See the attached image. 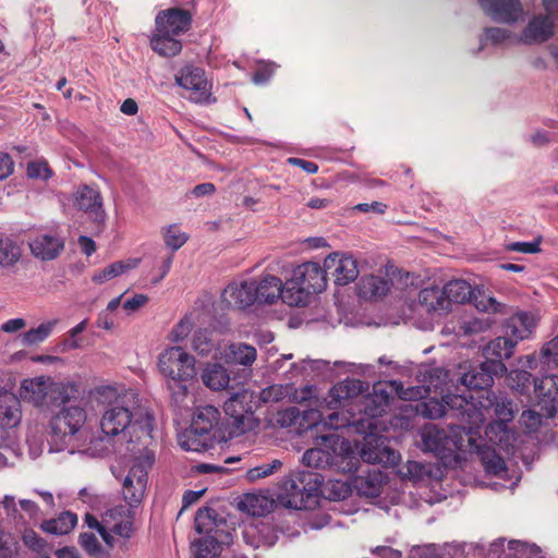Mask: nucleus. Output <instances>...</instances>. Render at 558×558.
I'll return each mask as SVG.
<instances>
[{
    "label": "nucleus",
    "mask_w": 558,
    "mask_h": 558,
    "mask_svg": "<svg viewBox=\"0 0 558 558\" xmlns=\"http://www.w3.org/2000/svg\"><path fill=\"white\" fill-rule=\"evenodd\" d=\"M123 396L113 386H99L88 393L87 403L92 410L105 409L100 428L107 436L121 435L124 439H138L146 447L153 432L154 418L150 414H136L125 405Z\"/></svg>",
    "instance_id": "f257e3e1"
},
{
    "label": "nucleus",
    "mask_w": 558,
    "mask_h": 558,
    "mask_svg": "<svg viewBox=\"0 0 558 558\" xmlns=\"http://www.w3.org/2000/svg\"><path fill=\"white\" fill-rule=\"evenodd\" d=\"M302 461L311 468H332L341 473H354L360 465L355 447L337 434L317 437L315 447L304 452Z\"/></svg>",
    "instance_id": "f03ea898"
},
{
    "label": "nucleus",
    "mask_w": 558,
    "mask_h": 558,
    "mask_svg": "<svg viewBox=\"0 0 558 558\" xmlns=\"http://www.w3.org/2000/svg\"><path fill=\"white\" fill-rule=\"evenodd\" d=\"M327 287L325 267L316 262H305L292 270V277L286 281L283 302L290 306H305L314 294L322 293Z\"/></svg>",
    "instance_id": "7ed1b4c3"
},
{
    "label": "nucleus",
    "mask_w": 558,
    "mask_h": 558,
    "mask_svg": "<svg viewBox=\"0 0 558 558\" xmlns=\"http://www.w3.org/2000/svg\"><path fill=\"white\" fill-rule=\"evenodd\" d=\"M473 400L474 395L469 392L468 396H448L446 402L451 407L461 408L463 410V414H466V423L469 424L468 428L470 430L477 428L486 421V413L489 411V408L493 407L495 415L500 421L496 427L506 432V423L512 421L514 417L511 400L501 399L498 401L494 393H486L485 400H481L478 407Z\"/></svg>",
    "instance_id": "20e7f679"
},
{
    "label": "nucleus",
    "mask_w": 558,
    "mask_h": 558,
    "mask_svg": "<svg viewBox=\"0 0 558 558\" xmlns=\"http://www.w3.org/2000/svg\"><path fill=\"white\" fill-rule=\"evenodd\" d=\"M154 462V452L146 448L134 459L122 484L123 499L131 508L137 507L142 502L147 487L148 470Z\"/></svg>",
    "instance_id": "39448f33"
},
{
    "label": "nucleus",
    "mask_w": 558,
    "mask_h": 558,
    "mask_svg": "<svg viewBox=\"0 0 558 558\" xmlns=\"http://www.w3.org/2000/svg\"><path fill=\"white\" fill-rule=\"evenodd\" d=\"M468 429L465 426L451 428L448 434L435 424L425 425L421 432L422 449L437 456H446V452L454 450L466 451V439H463L461 433L466 435Z\"/></svg>",
    "instance_id": "423d86ee"
},
{
    "label": "nucleus",
    "mask_w": 558,
    "mask_h": 558,
    "mask_svg": "<svg viewBox=\"0 0 558 558\" xmlns=\"http://www.w3.org/2000/svg\"><path fill=\"white\" fill-rule=\"evenodd\" d=\"M158 367L166 379L190 380L196 375L195 359L181 347H170L158 357Z\"/></svg>",
    "instance_id": "0eeeda50"
},
{
    "label": "nucleus",
    "mask_w": 558,
    "mask_h": 558,
    "mask_svg": "<svg viewBox=\"0 0 558 558\" xmlns=\"http://www.w3.org/2000/svg\"><path fill=\"white\" fill-rule=\"evenodd\" d=\"M87 420V413L84 407L74 404L63 407L49 423L50 435L54 442L61 446L68 441L84 426Z\"/></svg>",
    "instance_id": "6e6552de"
},
{
    "label": "nucleus",
    "mask_w": 558,
    "mask_h": 558,
    "mask_svg": "<svg viewBox=\"0 0 558 558\" xmlns=\"http://www.w3.org/2000/svg\"><path fill=\"white\" fill-rule=\"evenodd\" d=\"M542 2L547 15H537L531 19L519 36L518 43L541 44L554 35L553 16L558 14V0H542Z\"/></svg>",
    "instance_id": "1a4fd4ad"
},
{
    "label": "nucleus",
    "mask_w": 558,
    "mask_h": 558,
    "mask_svg": "<svg viewBox=\"0 0 558 558\" xmlns=\"http://www.w3.org/2000/svg\"><path fill=\"white\" fill-rule=\"evenodd\" d=\"M175 82L186 93V98L196 104L209 102L211 98V84L205 71L194 65H186L175 74Z\"/></svg>",
    "instance_id": "9d476101"
},
{
    "label": "nucleus",
    "mask_w": 558,
    "mask_h": 558,
    "mask_svg": "<svg viewBox=\"0 0 558 558\" xmlns=\"http://www.w3.org/2000/svg\"><path fill=\"white\" fill-rule=\"evenodd\" d=\"M312 477H314L315 483L318 482V476L308 472H301L282 478L280 484L281 492L278 495L280 501L288 508H305V496L308 497L311 495L312 488H306L304 482L307 478L312 481Z\"/></svg>",
    "instance_id": "9b49d317"
},
{
    "label": "nucleus",
    "mask_w": 558,
    "mask_h": 558,
    "mask_svg": "<svg viewBox=\"0 0 558 558\" xmlns=\"http://www.w3.org/2000/svg\"><path fill=\"white\" fill-rule=\"evenodd\" d=\"M367 387V384L360 379H344L330 389L328 403L333 408L347 409L353 417L356 414L355 410L360 404V398Z\"/></svg>",
    "instance_id": "f8f14e48"
},
{
    "label": "nucleus",
    "mask_w": 558,
    "mask_h": 558,
    "mask_svg": "<svg viewBox=\"0 0 558 558\" xmlns=\"http://www.w3.org/2000/svg\"><path fill=\"white\" fill-rule=\"evenodd\" d=\"M325 271H329L338 286H347L353 282L359 274L357 260L349 254L332 253L324 260Z\"/></svg>",
    "instance_id": "ddd939ff"
},
{
    "label": "nucleus",
    "mask_w": 558,
    "mask_h": 558,
    "mask_svg": "<svg viewBox=\"0 0 558 558\" xmlns=\"http://www.w3.org/2000/svg\"><path fill=\"white\" fill-rule=\"evenodd\" d=\"M484 13L493 21L512 24L523 20L524 10L520 0H477Z\"/></svg>",
    "instance_id": "4468645a"
},
{
    "label": "nucleus",
    "mask_w": 558,
    "mask_h": 558,
    "mask_svg": "<svg viewBox=\"0 0 558 558\" xmlns=\"http://www.w3.org/2000/svg\"><path fill=\"white\" fill-rule=\"evenodd\" d=\"M28 246L35 258L53 260L63 252L64 240L56 231H43L31 238Z\"/></svg>",
    "instance_id": "2eb2a0df"
},
{
    "label": "nucleus",
    "mask_w": 558,
    "mask_h": 558,
    "mask_svg": "<svg viewBox=\"0 0 558 558\" xmlns=\"http://www.w3.org/2000/svg\"><path fill=\"white\" fill-rule=\"evenodd\" d=\"M219 421L220 412L216 407L205 405L198 408L192 420L190 429L191 437H207L210 432L218 425ZM192 439L193 438H190L192 444H187L186 450L199 451V445L194 446L195 440Z\"/></svg>",
    "instance_id": "dca6fc26"
},
{
    "label": "nucleus",
    "mask_w": 558,
    "mask_h": 558,
    "mask_svg": "<svg viewBox=\"0 0 558 558\" xmlns=\"http://www.w3.org/2000/svg\"><path fill=\"white\" fill-rule=\"evenodd\" d=\"M537 404L547 417H554L558 411V376L548 375L534 381Z\"/></svg>",
    "instance_id": "f3484780"
},
{
    "label": "nucleus",
    "mask_w": 558,
    "mask_h": 558,
    "mask_svg": "<svg viewBox=\"0 0 558 558\" xmlns=\"http://www.w3.org/2000/svg\"><path fill=\"white\" fill-rule=\"evenodd\" d=\"M192 16L183 9H168L156 16V31L162 34L179 36L189 31Z\"/></svg>",
    "instance_id": "a211bd4d"
},
{
    "label": "nucleus",
    "mask_w": 558,
    "mask_h": 558,
    "mask_svg": "<svg viewBox=\"0 0 558 558\" xmlns=\"http://www.w3.org/2000/svg\"><path fill=\"white\" fill-rule=\"evenodd\" d=\"M74 206L90 215L95 221H105L106 213L99 190L89 185L80 186L74 193Z\"/></svg>",
    "instance_id": "6ab92c4d"
},
{
    "label": "nucleus",
    "mask_w": 558,
    "mask_h": 558,
    "mask_svg": "<svg viewBox=\"0 0 558 558\" xmlns=\"http://www.w3.org/2000/svg\"><path fill=\"white\" fill-rule=\"evenodd\" d=\"M253 398L254 395L252 391L240 389L225 401V413L233 418L238 426L243 425L244 421L254 412Z\"/></svg>",
    "instance_id": "aec40b11"
},
{
    "label": "nucleus",
    "mask_w": 558,
    "mask_h": 558,
    "mask_svg": "<svg viewBox=\"0 0 558 558\" xmlns=\"http://www.w3.org/2000/svg\"><path fill=\"white\" fill-rule=\"evenodd\" d=\"M361 458L367 463L385 465H395L400 461L399 452L386 446L380 439L366 440L361 449Z\"/></svg>",
    "instance_id": "412c9836"
},
{
    "label": "nucleus",
    "mask_w": 558,
    "mask_h": 558,
    "mask_svg": "<svg viewBox=\"0 0 558 558\" xmlns=\"http://www.w3.org/2000/svg\"><path fill=\"white\" fill-rule=\"evenodd\" d=\"M418 305L428 314L442 316L450 312L444 287L430 286L418 292Z\"/></svg>",
    "instance_id": "4be33fe9"
},
{
    "label": "nucleus",
    "mask_w": 558,
    "mask_h": 558,
    "mask_svg": "<svg viewBox=\"0 0 558 558\" xmlns=\"http://www.w3.org/2000/svg\"><path fill=\"white\" fill-rule=\"evenodd\" d=\"M490 373H494V368L488 365V363H483L480 369H472L465 374H463L460 378L461 385L465 386L470 390H476V397L474 396V403L480 405V401H484L486 393H490L486 391L485 388L490 386L493 383V377Z\"/></svg>",
    "instance_id": "5701e85b"
},
{
    "label": "nucleus",
    "mask_w": 558,
    "mask_h": 558,
    "mask_svg": "<svg viewBox=\"0 0 558 558\" xmlns=\"http://www.w3.org/2000/svg\"><path fill=\"white\" fill-rule=\"evenodd\" d=\"M515 345L517 341L508 337H497L486 345L484 353L487 359H492L487 363L494 368L495 374L507 371L501 361L512 356Z\"/></svg>",
    "instance_id": "b1692460"
},
{
    "label": "nucleus",
    "mask_w": 558,
    "mask_h": 558,
    "mask_svg": "<svg viewBox=\"0 0 558 558\" xmlns=\"http://www.w3.org/2000/svg\"><path fill=\"white\" fill-rule=\"evenodd\" d=\"M473 430L468 429L466 433V451H475L481 458L485 470L494 475H500L506 472V463L504 459L497 454L496 450L488 446H481L472 436Z\"/></svg>",
    "instance_id": "393cba45"
},
{
    "label": "nucleus",
    "mask_w": 558,
    "mask_h": 558,
    "mask_svg": "<svg viewBox=\"0 0 558 558\" xmlns=\"http://www.w3.org/2000/svg\"><path fill=\"white\" fill-rule=\"evenodd\" d=\"M222 300L229 307L246 308L255 302L254 281L230 283L222 292Z\"/></svg>",
    "instance_id": "a878e982"
},
{
    "label": "nucleus",
    "mask_w": 558,
    "mask_h": 558,
    "mask_svg": "<svg viewBox=\"0 0 558 558\" xmlns=\"http://www.w3.org/2000/svg\"><path fill=\"white\" fill-rule=\"evenodd\" d=\"M390 396L383 388L381 384L375 385L373 392L363 395L355 412L364 413L368 417L380 416L389 404Z\"/></svg>",
    "instance_id": "bb28decb"
},
{
    "label": "nucleus",
    "mask_w": 558,
    "mask_h": 558,
    "mask_svg": "<svg viewBox=\"0 0 558 558\" xmlns=\"http://www.w3.org/2000/svg\"><path fill=\"white\" fill-rule=\"evenodd\" d=\"M286 284L272 275L265 276L259 282L254 281L255 302L272 304L279 298L283 300Z\"/></svg>",
    "instance_id": "cd10ccee"
},
{
    "label": "nucleus",
    "mask_w": 558,
    "mask_h": 558,
    "mask_svg": "<svg viewBox=\"0 0 558 558\" xmlns=\"http://www.w3.org/2000/svg\"><path fill=\"white\" fill-rule=\"evenodd\" d=\"M22 418L21 402L10 391L0 392V425L12 428L20 424Z\"/></svg>",
    "instance_id": "c85d7f7f"
},
{
    "label": "nucleus",
    "mask_w": 558,
    "mask_h": 558,
    "mask_svg": "<svg viewBox=\"0 0 558 558\" xmlns=\"http://www.w3.org/2000/svg\"><path fill=\"white\" fill-rule=\"evenodd\" d=\"M50 380L43 377L25 379L22 383V396L37 407L48 405Z\"/></svg>",
    "instance_id": "c756f323"
},
{
    "label": "nucleus",
    "mask_w": 558,
    "mask_h": 558,
    "mask_svg": "<svg viewBox=\"0 0 558 558\" xmlns=\"http://www.w3.org/2000/svg\"><path fill=\"white\" fill-rule=\"evenodd\" d=\"M220 357L229 364L251 366L257 357L256 349L246 343H231L220 352Z\"/></svg>",
    "instance_id": "7c9ffc66"
},
{
    "label": "nucleus",
    "mask_w": 558,
    "mask_h": 558,
    "mask_svg": "<svg viewBox=\"0 0 558 558\" xmlns=\"http://www.w3.org/2000/svg\"><path fill=\"white\" fill-rule=\"evenodd\" d=\"M391 287V281L380 276H367L359 283V295L364 300H377L385 296Z\"/></svg>",
    "instance_id": "2f4dec72"
},
{
    "label": "nucleus",
    "mask_w": 558,
    "mask_h": 558,
    "mask_svg": "<svg viewBox=\"0 0 558 558\" xmlns=\"http://www.w3.org/2000/svg\"><path fill=\"white\" fill-rule=\"evenodd\" d=\"M534 326V317L526 312H519L511 315L506 323L507 333L517 342L519 340L526 339L532 332Z\"/></svg>",
    "instance_id": "473e14b6"
},
{
    "label": "nucleus",
    "mask_w": 558,
    "mask_h": 558,
    "mask_svg": "<svg viewBox=\"0 0 558 558\" xmlns=\"http://www.w3.org/2000/svg\"><path fill=\"white\" fill-rule=\"evenodd\" d=\"M448 396L451 395H446L441 401L437 399H428L427 401L420 403L416 407L417 413H420L424 417L436 420L446 415L448 410H454L459 412V415H461L462 421L466 422V414H463V410L461 408L459 409L457 407H451L446 402Z\"/></svg>",
    "instance_id": "72a5a7b5"
},
{
    "label": "nucleus",
    "mask_w": 558,
    "mask_h": 558,
    "mask_svg": "<svg viewBox=\"0 0 558 558\" xmlns=\"http://www.w3.org/2000/svg\"><path fill=\"white\" fill-rule=\"evenodd\" d=\"M446 291V299L449 301V308L451 310L452 303L464 304L472 302L475 289L471 284L462 279H456L447 282L444 286Z\"/></svg>",
    "instance_id": "f704fd0d"
},
{
    "label": "nucleus",
    "mask_w": 558,
    "mask_h": 558,
    "mask_svg": "<svg viewBox=\"0 0 558 558\" xmlns=\"http://www.w3.org/2000/svg\"><path fill=\"white\" fill-rule=\"evenodd\" d=\"M238 508L252 517H263L269 512L271 501L264 495L245 494L239 500Z\"/></svg>",
    "instance_id": "c9c22d12"
},
{
    "label": "nucleus",
    "mask_w": 558,
    "mask_h": 558,
    "mask_svg": "<svg viewBox=\"0 0 558 558\" xmlns=\"http://www.w3.org/2000/svg\"><path fill=\"white\" fill-rule=\"evenodd\" d=\"M49 404H66L78 396V386L71 381L50 380Z\"/></svg>",
    "instance_id": "e433bc0d"
},
{
    "label": "nucleus",
    "mask_w": 558,
    "mask_h": 558,
    "mask_svg": "<svg viewBox=\"0 0 558 558\" xmlns=\"http://www.w3.org/2000/svg\"><path fill=\"white\" fill-rule=\"evenodd\" d=\"M202 380L205 386L213 390H222L228 387L230 376L222 365L211 364L204 369Z\"/></svg>",
    "instance_id": "4c0bfd02"
},
{
    "label": "nucleus",
    "mask_w": 558,
    "mask_h": 558,
    "mask_svg": "<svg viewBox=\"0 0 558 558\" xmlns=\"http://www.w3.org/2000/svg\"><path fill=\"white\" fill-rule=\"evenodd\" d=\"M174 37L156 31L150 40L153 50L162 57L177 56L182 50V44Z\"/></svg>",
    "instance_id": "58836bf2"
},
{
    "label": "nucleus",
    "mask_w": 558,
    "mask_h": 558,
    "mask_svg": "<svg viewBox=\"0 0 558 558\" xmlns=\"http://www.w3.org/2000/svg\"><path fill=\"white\" fill-rule=\"evenodd\" d=\"M138 265V259H129V260H125V262H114L110 265H108L107 267H105L104 269L97 271L94 276H93V281L95 283H98V284H101L112 278H116L131 269H134L136 268Z\"/></svg>",
    "instance_id": "ea45409f"
},
{
    "label": "nucleus",
    "mask_w": 558,
    "mask_h": 558,
    "mask_svg": "<svg viewBox=\"0 0 558 558\" xmlns=\"http://www.w3.org/2000/svg\"><path fill=\"white\" fill-rule=\"evenodd\" d=\"M77 523L76 514L65 511L62 512L58 518L45 521L43 529L54 535H64L71 532Z\"/></svg>",
    "instance_id": "a19ab883"
},
{
    "label": "nucleus",
    "mask_w": 558,
    "mask_h": 558,
    "mask_svg": "<svg viewBox=\"0 0 558 558\" xmlns=\"http://www.w3.org/2000/svg\"><path fill=\"white\" fill-rule=\"evenodd\" d=\"M59 319H51L41 323L38 327L32 328L21 335V343L25 347H31L46 340L54 327L58 325Z\"/></svg>",
    "instance_id": "79ce46f5"
},
{
    "label": "nucleus",
    "mask_w": 558,
    "mask_h": 558,
    "mask_svg": "<svg viewBox=\"0 0 558 558\" xmlns=\"http://www.w3.org/2000/svg\"><path fill=\"white\" fill-rule=\"evenodd\" d=\"M22 250L10 238L0 236V268L13 267L21 258Z\"/></svg>",
    "instance_id": "37998d69"
},
{
    "label": "nucleus",
    "mask_w": 558,
    "mask_h": 558,
    "mask_svg": "<svg viewBox=\"0 0 558 558\" xmlns=\"http://www.w3.org/2000/svg\"><path fill=\"white\" fill-rule=\"evenodd\" d=\"M519 36L513 35L510 31L500 27H489L485 29L484 36L481 38V47L489 41L494 46H502L506 44H519Z\"/></svg>",
    "instance_id": "c03bdc74"
},
{
    "label": "nucleus",
    "mask_w": 558,
    "mask_h": 558,
    "mask_svg": "<svg viewBox=\"0 0 558 558\" xmlns=\"http://www.w3.org/2000/svg\"><path fill=\"white\" fill-rule=\"evenodd\" d=\"M472 303L474 304L476 310H478L480 312L489 313V314L490 313L506 314V305L505 304L497 302L495 298L486 294L483 290L477 289V288L475 289V292L473 294Z\"/></svg>",
    "instance_id": "a18cd8bd"
},
{
    "label": "nucleus",
    "mask_w": 558,
    "mask_h": 558,
    "mask_svg": "<svg viewBox=\"0 0 558 558\" xmlns=\"http://www.w3.org/2000/svg\"><path fill=\"white\" fill-rule=\"evenodd\" d=\"M194 558H217L221 551L220 543L209 534L194 544Z\"/></svg>",
    "instance_id": "49530a36"
},
{
    "label": "nucleus",
    "mask_w": 558,
    "mask_h": 558,
    "mask_svg": "<svg viewBox=\"0 0 558 558\" xmlns=\"http://www.w3.org/2000/svg\"><path fill=\"white\" fill-rule=\"evenodd\" d=\"M78 544L93 558H104L109 556L111 548H104L97 536L92 532H84L80 534Z\"/></svg>",
    "instance_id": "de8ad7c7"
},
{
    "label": "nucleus",
    "mask_w": 558,
    "mask_h": 558,
    "mask_svg": "<svg viewBox=\"0 0 558 558\" xmlns=\"http://www.w3.org/2000/svg\"><path fill=\"white\" fill-rule=\"evenodd\" d=\"M383 477L380 472L369 473L367 476H361L356 481V487L360 494L366 497H377L380 494Z\"/></svg>",
    "instance_id": "09e8293b"
},
{
    "label": "nucleus",
    "mask_w": 558,
    "mask_h": 558,
    "mask_svg": "<svg viewBox=\"0 0 558 558\" xmlns=\"http://www.w3.org/2000/svg\"><path fill=\"white\" fill-rule=\"evenodd\" d=\"M216 511L211 508H202L195 515V530L198 534H211L216 527Z\"/></svg>",
    "instance_id": "8fccbe9b"
},
{
    "label": "nucleus",
    "mask_w": 558,
    "mask_h": 558,
    "mask_svg": "<svg viewBox=\"0 0 558 558\" xmlns=\"http://www.w3.org/2000/svg\"><path fill=\"white\" fill-rule=\"evenodd\" d=\"M292 390L291 385H271L259 392V400L263 403H276L290 396Z\"/></svg>",
    "instance_id": "3c124183"
},
{
    "label": "nucleus",
    "mask_w": 558,
    "mask_h": 558,
    "mask_svg": "<svg viewBox=\"0 0 558 558\" xmlns=\"http://www.w3.org/2000/svg\"><path fill=\"white\" fill-rule=\"evenodd\" d=\"M162 234L166 246L172 252L182 247L189 239L187 234L182 232L177 225L165 228Z\"/></svg>",
    "instance_id": "603ef678"
},
{
    "label": "nucleus",
    "mask_w": 558,
    "mask_h": 558,
    "mask_svg": "<svg viewBox=\"0 0 558 558\" xmlns=\"http://www.w3.org/2000/svg\"><path fill=\"white\" fill-rule=\"evenodd\" d=\"M531 377L532 375L526 371H511L508 374L509 386L520 393H525L531 385Z\"/></svg>",
    "instance_id": "864d4df0"
},
{
    "label": "nucleus",
    "mask_w": 558,
    "mask_h": 558,
    "mask_svg": "<svg viewBox=\"0 0 558 558\" xmlns=\"http://www.w3.org/2000/svg\"><path fill=\"white\" fill-rule=\"evenodd\" d=\"M391 388L397 392V395L403 400H417L424 398L427 389L424 387H408L404 388L402 383L397 380H391L389 383Z\"/></svg>",
    "instance_id": "5fc2aeb1"
},
{
    "label": "nucleus",
    "mask_w": 558,
    "mask_h": 558,
    "mask_svg": "<svg viewBox=\"0 0 558 558\" xmlns=\"http://www.w3.org/2000/svg\"><path fill=\"white\" fill-rule=\"evenodd\" d=\"M282 465L280 460H274L270 463H265L255 468H252L247 471V477L251 481H256L259 478L267 477L271 475L274 472L279 470Z\"/></svg>",
    "instance_id": "6e6d98bb"
},
{
    "label": "nucleus",
    "mask_w": 558,
    "mask_h": 558,
    "mask_svg": "<svg viewBox=\"0 0 558 558\" xmlns=\"http://www.w3.org/2000/svg\"><path fill=\"white\" fill-rule=\"evenodd\" d=\"M85 523L89 529L96 530L98 532L108 548H113L114 537L110 534L106 525L101 524L94 515L89 513L85 515Z\"/></svg>",
    "instance_id": "4d7b16f0"
},
{
    "label": "nucleus",
    "mask_w": 558,
    "mask_h": 558,
    "mask_svg": "<svg viewBox=\"0 0 558 558\" xmlns=\"http://www.w3.org/2000/svg\"><path fill=\"white\" fill-rule=\"evenodd\" d=\"M26 171L32 179L48 180L52 175V171L46 161L29 162Z\"/></svg>",
    "instance_id": "13d9d810"
},
{
    "label": "nucleus",
    "mask_w": 558,
    "mask_h": 558,
    "mask_svg": "<svg viewBox=\"0 0 558 558\" xmlns=\"http://www.w3.org/2000/svg\"><path fill=\"white\" fill-rule=\"evenodd\" d=\"M186 381L187 380L167 379V386L168 389L171 391L172 400L178 405H181L187 396V387L185 385Z\"/></svg>",
    "instance_id": "bf43d9fd"
},
{
    "label": "nucleus",
    "mask_w": 558,
    "mask_h": 558,
    "mask_svg": "<svg viewBox=\"0 0 558 558\" xmlns=\"http://www.w3.org/2000/svg\"><path fill=\"white\" fill-rule=\"evenodd\" d=\"M520 423L527 432H536L542 424V414L534 410H525L521 414Z\"/></svg>",
    "instance_id": "052dcab7"
},
{
    "label": "nucleus",
    "mask_w": 558,
    "mask_h": 558,
    "mask_svg": "<svg viewBox=\"0 0 558 558\" xmlns=\"http://www.w3.org/2000/svg\"><path fill=\"white\" fill-rule=\"evenodd\" d=\"M300 417V411L295 407H291L288 409H284L282 411H279L277 413V423L281 427H290L296 424L298 420Z\"/></svg>",
    "instance_id": "680f3d73"
},
{
    "label": "nucleus",
    "mask_w": 558,
    "mask_h": 558,
    "mask_svg": "<svg viewBox=\"0 0 558 558\" xmlns=\"http://www.w3.org/2000/svg\"><path fill=\"white\" fill-rule=\"evenodd\" d=\"M541 238L533 242H513L508 245V248L513 252L524 254H535L541 252Z\"/></svg>",
    "instance_id": "e2e57ef3"
},
{
    "label": "nucleus",
    "mask_w": 558,
    "mask_h": 558,
    "mask_svg": "<svg viewBox=\"0 0 558 558\" xmlns=\"http://www.w3.org/2000/svg\"><path fill=\"white\" fill-rule=\"evenodd\" d=\"M108 531L111 533L123 537V538H130L133 534V522L131 519H123L120 522H117L112 524L111 526H107Z\"/></svg>",
    "instance_id": "0e129e2a"
},
{
    "label": "nucleus",
    "mask_w": 558,
    "mask_h": 558,
    "mask_svg": "<svg viewBox=\"0 0 558 558\" xmlns=\"http://www.w3.org/2000/svg\"><path fill=\"white\" fill-rule=\"evenodd\" d=\"M213 343L205 332H197L193 339V349L202 355H206L211 351Z\"/></svg>",
    "instance_id": "69168bd1"
},
{
    "label": "nucleus",
    "mask_w": 558,
    "mask_h": 558,
    "mask_svg": "<svg viewBox=\"0 0 558 558\" xmlns=\"http://www.w3.org/2000/svg\"><path fill=\"white\" fill-rule=\"evenodd\" d=\"M542 354L547 364L553 363L558 366V335L544 347Z\"/></svg>",
    "instance_id": "338daca9"
},
{
    "label": "nucleus",
    "mask_w": 558,
    "mask_h": 558,
    "mask_svg": "<svg viewBox=\"0 0 558 558\" xmlns=\"http://www.w3.org/2000/svg\"><path fill=\"white\" fill-rule=\"evenodd\" d=\"M148 302V296L146 294H135L133 298L126 300L123 303V308L129 313H134L141 307H143Z\"/></svg>",
    "instance_id": "774afa93"
}]
</instances>
